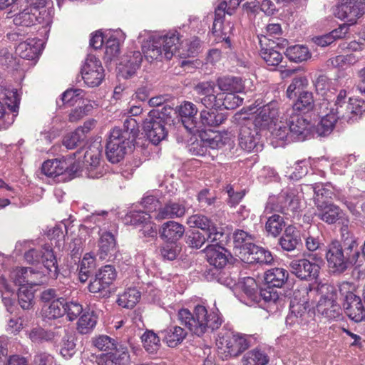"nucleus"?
I'll list each match as a JSON object with an SVG mask.
<instances>
[{"label": "nucleus", "instance_id": "obj_11", "mask_svg": "<svg viewBox=\"0 0 365 365\" xmlns=\"http://www.w3.org/2000/svg\"><path fill=\"white\" fill-rule=\"evenodd\" d=\"M227 7V2L222 1L215 9L212 32L217 38L221 39L222 41H225V48H230V34L232 32L233 26L230 23L224 24L223 19L225 14L232 15V12L229 9L226 10Z\"/></svg>", "mask_w": 365, "mask_h": 365}, {"label": "nucleus", "instance_id": "obj_61", "mask_svg": "<svg viewBox=\"0 0 365 365\" xmlns=\"http://www.w3.org/2000/svg\"><path fill=\"white\" fill-rule=\"evenodd\" d=\"M314 192V204L317 207L318 200L322 201L323 204L332 203L331 202L333 192L331 189L324 187L322 185H315L313 187Z\"/></svg>", "mask_w": 365, "mask_h": 365}, {"label": "nucleus", "instance_id": "obj_38", "mask_svg": "<svg viewBox=\"0 0 365 365\" xmlns=\"http://www.w3.org/2000/svg\"><path fill=\"white\" fill-rule=\"evenodd\" d=\"M284 55L290 61L294 63L306 61L312 56L307 46L299 44L287 47Z\"/></svg>", "mask_w": 365, "mask_h": 365}, {"label": "nucleus", "instance_id": "obj_53", "mask_svg": "<svg viewBox=\"0 0 365 365\" xmlns=\"http://www.w3.org/2000/svg\"><path fill=\"white\" fill-rule=\"evenodd\" d=\"M18 301L21 307L24 310L31 309L34 304V294L31 287L22 286L18 291Z\"/></svg>", "mask_w": 365, "mask_h": 365}, {"label": "nucleus", "instance_id": "obj_55", "mask_svg": "<svg viewBox=\"0 0 365 365\" xmlns=\"http://www.w3.org/2000/svg\"><path fill=\"white\" fill-rule=\"evenodd\" d=\"M71 293V289L67 288H49L41 293V299L44 302H49L54 299H62L63 297H68Z\"/></svg>", "mask_w": 365, "mask_h": 365}, {"label": "nucleus", "instance_id": "obj_50", "mask_svg": "<svg viewBox=\"0 0 365 365\" xmlns=\"http://www.w3.org/2000/svg\"><path fill=\"white\" fill-rule=\"evenodd\" d=\"M95 259L88 254H86L78 267L79 280L84 283L87 281L89 276L95 268Z\"/></svg>", "mask_w": 365, "mask_h": 365}, {"label": "nucleus", "instance_id": "obj_7", "mask_svg": "<svg viewBox=\"0 0 365 365\" xmlns=\"http://www.w3.org/2000/svg\"><path fill=\"white\" fill-rule=\"evenodd\" d=\"M309 257L294 259L289 263L291 272L302 280L316 279L319 274L320 264L323 262L322 257L318 254H310Z\"/></svg>", "mask_w": 365, "mask_h": 365}, {"label": "nucleus", "instance_id": "obj_20", "mask_svg": "<svg viewBox=\"0 0 365 365\" xmlns=\"http://www.w3.org/2000/svg\"><path fill=\"white\" fill-rule=\"evenodd\" d=\"M248 246L239 251L240 257L243 262L262 264H269L273 262V257L268 250L255 244H249Z\"/></svg>", "mask_w": 365, "mask_h": 365}, {"label": "nucleus", "instance_id": "obj_39", "mask_svg": "<svg viewBox=\"0 0 365 365\" xmlns=\"http://www.w3.org/2000/svg\"><path fill=\"white\" fill-rule=\"evenodd\" d=\"M286 200L287 201L286 190H282L277 197H271L269 198L265 206L264 212L269 214L277 212L283 215H288L286 208Z\"/></svg>", "mask_w": 365, "mask_h": 365}, {"label": "nucleus", "instance_id": "obj_27", "mask_svg": "<svg viewBox=\"0 0 365 365\" xmlns=\"http://www.w3.org/2000/svg\"><path fill=\"white\" fill-rule=\"evenodd\" d=\"M142 61L143 55L138 51H128L122 57L120 64L123 66L125 78H130L133 76L140 68Z\"/></svg>", "mask_w": 365, "mask_h": 365}, {"label": "nucleus", "instance_id": "obj_23", "mask_svg": "<svg viewBox=\"0 0 365 365\" xmlns=\"http://www.w3.org/2000/svg\"><path fill=\"white\" fill-rule=\"evenodd\" d=\"M223 232L209 231H192L187 236L186 243L191 247L200 248L205 242L212 244L220 240Z\"/></svg>", "mask_w": 365, "mask_h": 365}, {"label": "nucleus", "instance_id": "obj_18", "mask_svg": "<svg viewBox=\"0 0 365 365\" xmlns=\"http://www.w3.org/2000/svg\"><path fill=\"white\" fill-rule=\"evenodd\" d=\"M259 131L260 130L253 125L252 120H246L240 128L238 136L240 147L247 152H252L255 149L257 150Z\"/></svg>", "mask_w": 365, "mask_h": 365}, {"label": "nucleus", "instance_id": "obj_12", "mask_svg": "<svg viewBox=\"0 0 365 365\" xmlns=\"http://www.w3.org/2000/svg\"><path fill=\"white\" fill-rule=\"evenodd\" d=\"M117 272L112 265L102 267L96 273L95 277L91 280L88 289L92 293H101L103 297H108L110 294L109 288L115 280Z\"/></svg>", "mask_w": 365, "mask_h": 365}, {"label": "nucleus", "instance_id": "obj_49", "mask_svg": "<svg viewBox=\"0 0 365 365\" xmlns=\"http://www.w3.org/2000/svg\"><path fill=\"white\" fill-rule=\"evenodd\" d=\"M286 223L284 217L279 214H273L267 218L265 223V230L267 233L276 237L282 232Z\"/></svg>", "mask_w": 365, "mask_h": 365}, {"label": "nucleus", "instance_id": "obj_6", "mask_svg": "<svg viewBox=\"0 0 365 365\" xmlns=\"http://www.w3.org/2000/svg\"><path fill=\"white\" fill-rule=\"evenodd\" d=\"M218 354L222 359L236 357L242 354L250 346V338L231 331H222L218 334Z\"/></svg>", "mask_w": 365, "mask_h": 365}, {"label": "nucleus", "instance_id": "obj_15", "mask_svg": "<svg viewBox=\"0 0 365 365\" xmlns=\"http://www.w3.org/2000/svg\"><path fill=\"white\" fill-rule=\"evenodd\" d=\"M365 13V0H342L334 11L336 17L346 19L351 24Z\"/></svg>", "mask_w": 365, "mask_h": 365}, {"label": "nucleus", "instance_id": "obj_46", "mask_svg": "<svg viewBox=\"0 0 365 365\" xmlns=\"http://www.w3.org/2000/svg\"><path fill=\"white\" fill-rule=\"evenodd\" d=\"M114 129H117L120 136H125L126 140L131 143L135 140L139 133L138 124L133 118H127L124 120L123 128H115Z\"/></svg>", "mask_w": 365, "mask_h": 365}, {"label": "nucleus", "instance_id": "obj_64", "mask_svg": "<svg viewBox=\"0 0 365 365\" xmlns=\"http://www.w3.org/2000/svg\"><path fill=\"white\" fill-rule=\"evenodd\" d=\"M65 314L70 321L76 319L83 312V307L77 302H68L66 299V305L64 306Z\"/></svg>", "mask_w": 365, "mask_h": 365}, {"label": "nucleus", "instance_id": "obj_45", "mask_svg": "<svg viewBox=\"0 0 365 365\" xmlns=\"http://www.w3.org/2000/svg\"><path fill=\"white\" fill-rule=\"evenodd\" d=\"M314 107V101L312 93L303 91L299 94L297 100L293 104L292 111H299L306 113L312 110Z\"/></svg>", "mask_w": 365, "mask_h": 365}, {"label": "nucleus", "instance_id": "obj_48", "mask_svg": "<svg viewBox=\"0 0 365 365\" xmlns=\"http://www.w3.org/2000/svg\"><path fill=\"white\" fill-rule=\"evenodd\" d=\"M101 156V151L98 147L94 145L89 147L84 154V163L87 166V169L89 170L90 173L88 175L91 178L96 177L91 172L96 169L99 165Z\"/></svg>", "mask_w": 365, "mask_h": 365}, {"label": "nucleus", "instance_id": "obj_9", "mask_svg": "<svg viewBox=\"0 0 365 365\" xmlns=\"http://www.w3.org/2000/svg\"><path fill=\"white\" fill-rule=\"evenodd\" d=\"M215 242V244H208L205 248L207 260L214 267L213 269H210L205 272L206 279L210 281L217 279L218 269L225 267L232 259L230 252L225 247L218 246L217 242Z\"/></svg>", "mask_w": 365, "mask_h": 365}, {"label": "nucleus", "instance_id": "obj_37", "mask_svg": "<svg viewBox=\"0 0 365 365\" xmlns=\"http://www.w3.org/2000/svg\"><path fill=\"white\" fill-rule=\"evenodd\" d=\"M66 298L54 299L49 304L44 305L42 309L43 316L48 319L62 317L65 314Z\"/></svg>", "mask_w": 365, "mask_h": 365}, {"label": "nucleus", "instance_id": "obj_19", "mask_svg": "<svg viewBox=\"0 0 365 365\" xmlns=\"http://www.w3.org/2000/svg\"><path fill=\"white\" fill-rule=\"evenodd\" d=\"M286 124L291 140L303 141L310 135V123L299 114L292 113Z\"/></svg>", "mask_w": 365, "mask_h": 365}, {"label": "nucleus", "instance_id": "obj_10", "mask_svg": "<svg viewBox=\"0 0 365 365\" xmlns=\"http://www.w3.org/2000/svg\"><path fill=\"white\" fill-rule=\"evenodd\" d=\"M165 125V120L158 110H152L148 113L143 120V130L153 144L158 145L166 138L168 131Z\"/></svg>", "mask_w": 365, "mask_h": 365}, {"label": "nucleus", "instance_id": "obj_26", "mask_svg": "<svg viewBox=\"0 0 365 365\" xmlns=\"http://www.w3.org/2000/svg\"><path fill=\"white\" fill-rule=\"evenodd\" d=\"M41 12H37V10H32L25 6L13 16V23L18 26L30 27L36 23L43 22V18L41 16Z\"/></svg>", "mask_w": 365, "mask_h": 365}, {"label": "nucleus", "instance_id": "obj_47", "mask_svg": "<svg viewBox=\"0 0 365 365\" xmlns=\"http://www.w3.org/2000/svg\"><path fill=\"white\" fill-rule=\"evenodd\" d=\"M336 121V117L329 111L317 125L315 133L321 137L329 135L332 132Z\"/></svg>", "mask_w": 365, "mask_h": 365}, {"label": "nucleus", "instance_id": "obj_17", "mask_svg": "<svg viewBox=\"0 0 365 365\" xmlns=\"http://www.w3.org/2000/svg\"><path fill=\"white\" fill-rule=\"evenodd\" d=\"M278 117V103L271 101L258 110V113L252 122L254 125L262 130L269 129L272 125H277Z\"/></svg>", "mask_w": 365, "mask_h": 365}, {"label": "nucleus", "instance_id": "obj_51", "mask_svg": "<svg viewBox=\"0 0 365 365\" xmlns=\"http://www.w3.org/2000/svg\"><path fill=\"white\" fill-rule=\"evenodd\" d=\"M145 349L150 354L155 353L160 347V336L153 331L148 330L141 336Z\"/></svg>", "mask_w": 365, "mask_h": 365}, {"label": "nucleus", "instance_id": "obj_28", "mask_svg": "<svg viewBox=\"0 0 365 365\" xmlns=\"http://www.w3.org/2000/svg\"><path fill=\"white\" fill-rule=\"evenodd\" d=\"M185 205L169 201L163 207L159 208L155 215V218L158 220H163L165 219L181 217L185 214Z\"/></svg>", "mask_w": 365, "mask_h": 365}, {"label": "nucleus", "instance_id": "obj_21", "mask_svg": "<svg viewBox=\"0 0 365 365\" xmlns=\"http://www.w3.org/2000/svg\"><path fill=\"white\" fill-rule=\"evenodd\" d=\"M79 165L76 162H68L66 159H53L45 161L41 167L42 173L51 178H55L66 172L76 173Z\"/></svg>", "mask_w": 365, "mask_h": 365}, {"label": "nucleus", "instance_id": "obj_32", "mask_svg": "<svg viewBox=\"0 0 365 365\" xmlns=\"http://www.w3.org/2000/svg\"><path fill=\"white\" fill-rule=\"evenodd\" d=\"M160 335L168 346L175 347L185 339L187 336V331L181 327L171 326L161 331Z\"/></svg>", "mask_w": 365, "mask_h": 365}, {"label": "nucleus", "instance_id": "obj_60", "mask_svg": "<svg viewBox=\"0 0 365 365\" xmlns=\"http://www.w3.org/2000/svg\"><path fill=\"white\" fill-rule=\"evenodd\" d=\"M235 247L240 249L248 247L249 244H254L255 236L242 230H237L233 234Z\"/></svg>", "mask_w": 365, "mask_h": 365}, {"label": "nucleus", "instance_id": "obj_16", "mask_svg": "<svg viewBox=\"0 0 365 365\" xmlns=\"http://www.w3.org/2000/svg\"><path fill=\"white\" fill-rule=\"evenodd\" d=\"M326 289L327 292L319 300L317 311L327 319H336L341 314V307L336 302V292L334 287L327 286Z\"/></svg>", "mask_w": 365, "mask_h": 365}, {"label": "nucleus", "instance_id": "obj_3", "mask_svg": "<svg viewBox=\"0 0 365 365\" xmlns=\"http://www.w3.org/2000/svg\"><path fill=\"white\" fill-rule=\"evenodd\" d=\"M178 317L181 324L191 333L200 336L209 329L212 331L220 327L222 323V316L217 309L208 312L205 307L197 305L193 312L187 309L179 310Z\"/></svg>", "mask_w": 365, "mask_h": 365}, {"label": "nucleus", "instance_id": "obj_43", "mask_svg": "<svg viewBox=\"0 0 365 365\" xmlns=\"http://www.w3.org/2000/svg\"><path fill=\"white\" fill-rule=\"evenodd\" d=\"M140 292L135 288H128L118 295L117 303L123 308L132 309L139 302Z\"/></svg>", "mask_w": 365, "mask_h": 365}, {"label": "nucleus", "instance_id": "obj_63", "mask_svg": "<svg viewBox=\"0 0 365 365\" xmlns=\"http://www.w3.org/2000/svg\"><path fill=\"white\" fill-rule=\"evenodd\" d=\"M273 288L274 287L268 286L267 289H261L260 296L265 302L281 305L284 299L280 297L277 292L274 291Z\"/></svg>", "mask_w": 365, "mask_h": 365}, {"label": "nucleus", "instance_id": "obj_24", "mask_svg": "<svg viewBox=\"0 0 365 365\" xmlns=\"http://www.w3.org/2000/svg\"><path fill=\"white\" fill-rule=\"evenodd\" d=\"M259 54L268 66H278L282 61V53L274 49V41L264 37V40H259Z\"/></svg>", "mask_w": 365, "mask_h": 365}, {"label": "nucleus", "instance_id": "obj_58", "mask_svg": "<svg viewBox=\"0 0 365 365\" xmlns=\"http://www.w3.org/2000/svg\"><path fill=\"white\" fill-rule=\"evenodd\" d=\"M220 96V108L223 106L227 110L235 109L243 102V98L235 93H221Z\"/></svg>", "mask_w": 365, "mask_h": 365}, {"label": "nucleus", "instance_id": "obj_5", "mask_svg": "<svg viewBox=\"0 0 365 365\" xmlns=\"http://www.w3.org/2000/svg\"><path fill=\"white\" fill-rule=\"evenodd\" d=\"M365 111L364 106L358 99L347 98L346 91L341 90L336 96L334 104L329 112L336 117V120L352 123L359 119Z\"/></svg>", "mask_w": 365, "mask_h": 365}, {"label": "nucleus", "instance_id": "obj_62", "mask_svg": "<svg viewBox=\"0 0 365 365\" xmlns=\"http://www.w3.org/2000/svg\"><path fill=\"white\" fill-rule=\"evenodd\" d=\"M286 208L288 215L289 212L294 213L297 212L300 208V200L297 195V191L294 190L287 189L286 190Z\"/></svg>", "mask_w": 365, "mask_h": 365}, {"label": "nucleus", "instance_id": "obj_54", "mask_svg": "<svg viewBox=\"0 0 365 365\" xmlns=\"http://www.w3.org/2000/svg\"><path fill=\"white\" fill-rule=\"evenodd\" d=\"M97 323V317L93 312L84 313L78 319L77 324L78 331L82 334H88Z\"/></svg>", "mask_w": 365, "mask_h": 365}, {"label": "nucleus", "instance_id": "obj_42", "mask_svg": "<svg viewBox=\"0 0 365 365\" xmlns=\"http://www.w3.org/2000/svg\"><path fill=\"white\" fill-rule=\"evenodd\" d=\"M187 223L191 227H197L200 231L210 232H222L217 230V227L207 217L202 215H193L187 218Z\"/></svg>", "mask_w": 365, "mask_h": 365}, {"label": "nucleus", "instance_id": "obj_8", "mask_svg": "<svg viewBox=\"0 0 365 365\" xmlns=\"http://www.w3.org/2000/svg\"><path fill=\"white\" fill-rule=\"evenodd\" d=\"M351 287V284L346 282L339 286L340 294L344 297L343 307L351 320L361 322L365 319V309L360 297L350 291Z\"/></svg>", "mask_w": 365, "mask_h": 365}, {"label": "nucleus", "instance_id": "obj_57", "mask_svg": "<svg viewBox=\"0 0 365 365\" xmlns=\"http://www.w3.org/2000/svg\"><path fill=\"white\" fill-rule=\"evenodd\" d=\"M308 86L307 78L304 76L294 78L287 89V96L289 99L294 98L297 94L303 92Z\"/></svg>", "mask_w": 365, "mask_h": 365}, {"label": "nucleus", "instance_id": "obj_1", "mask_svg": "<svg viewBox=\"0 0 365 365\" xmlns=\"http://www.w3.org/2000/svg\"><path fill=\"white\" fill-rule=\"evenodd\" d=\"M199 48L197 38L180 41L179 34L172 33L153 39L144 51V55L148 61L170 60L173 56L187 58L194 56Z\"/></svg>", "mask_w": 365, "mask_h": 365}, {"label": "nucleus", "instance_id": "obj_52", "mask_svg": "<svg viewBox=\"0 0 365 365\" xmlns=\"http://www.w3.org/2000/svg\"><path fill=\"white\" fill-rule=\"evenodd\" d=\"M28 336L33 343L42 344L53 341L55 337V334L51 331L46 330L41 327H35L29 331Z\"/></svg>", "mask_w": 365, "mask_h": 365}, {"label": "nucleus", "instance_id": "obj_44", "mask_svg": "<svg viewBox=\"0 0 365 365\" xmlns=\"http://www.w3.org/2000/svg\"><path fill=\"white\" fill-rule=\"evenodd\" d=\"M219 88L226 93H241L244 89L242 79L237 77H222L217 80Z\"/></svg>", "mask_w": 365, "mask_h": 365}, {"label": "nucleus", "instance_id": "obj_59", "mask_svg": "<svg viewBox=\"0 0 365 365\" xmlns=\"http://www.w3.org/2000/svg\"><path fill=\"white\" fill-rule=\"evenodd\" d=\"M86 138L83 130L77 128L74 132L66 135L63 140V144L68 149H73L81 143Z\"/></svg>", "mask_w": 365, "mask_h": 365}, {"label": "nucleus", "instance_id": "obj_30", "mask_svg": "<svg viewBox=\"0 0 365 365\" xmlns=\"http://www.w3.org/2000/svg\"><path fill=\"white\" fill-rule=\"evenodd\" d=\"M185 227L182 225L175 222H165L160 230V236L168 242L175 243L184 235Z\"/></svg>", "mask_w": 365, "mask_h": 365}, {"label": "nucleus", "instance_id": "obj_34", "mask_svg": "<svg viewBox=\"0 0 365 365\" xmlns=\"http://www.w3.org/2000/svg\"><path fill=\"white\" fill-rule=\"evenodd\" d=\"M36 43L35 38H27L18 44L16 47V53L22 58L34 60L39 54V48L36 45Z\"/></svg>", "mask_w": 365, "mask_h": 365}, {"label": "nucleus", "instance_id": "obj_40", "mask_svg": "<svg viewBox=\"0 0 365 365\" xmlns=\"http://www.w3.org/2000/svg\"><path fill=\"white\" fill-rule=\"evenodd\" d=\"M202 145L211 149H219L222 148L225 141L222 135L212 130L204 131L200 135Z\"/></svg>", "mask_w": 365, "mask_h": 365}, {"label": "nucleus", "instance_id": "obj_29", "mask_svg": "<svg viewBox=\"0 0 365 365\" xmlns=\"http://www.w3.org/2000/svg\"><path fill=\"white\" fill-rule=\"evenodd\" d=\"M32 275L41 276V272H35L32 268L21 267L11 272V278L15 284L20 286V287L26 285L31 287L38 285V282L31 279Z\"/></svg>", "mask_w": 365, "mask_h": 365}, {"label": "nucleus", "instance_id": "obj_2", "mask_svg": "<svg viewBox=\"0 0 365 365\" xmlns=\"http://www.w3.org/2000/svg\"><path fill=\"white\" fill-rule=\"evenodd\" d=\"M325 256L333 273L341 274L351 266H361L360 250L353 237H346L342 244L332 241L327 247Z\"/></svg>", "mask_w": 365, "mask_h": 365}, {"label": "nucleus", "instance_id": "obj_41", "mask_svg": "<svg viewBox=\"0 0 365 365\" xmlns=\"http://www.w3.org/2000/svg\"><path fill=\"white\" fill-rule=\"evenodd\" d=\"M115 240L113 235L109 232H105L101 235L98 243V254L101 259H105L109 255L115 251Z\"/></svg>", "mask_w": 365, "mask_h": 365}, {"label": "nucleus", "instance_id": "obj_35", "mask_svg": "<svg viewBox=\"0 0 365 365\" xmlns=\"http://www.w3.org/2000/svg\"><path fill=\"white\" fill-rule=\"evenodd\" d=\"M227 120V115L217 109L202 110L200 112V120L204 126L217 127Z\"/></svg>", "mask_w": 365, "mask_h": 365}, {"label": "nucleus", "instance_id": "obj_33", "mask_svg": "<svg viewBox=\"0 0 365 365\" xmlns=\"http://www.w3.org/2000/svg\"><path fill=\"white\" fill-rule=\"evenodd\" d=\"M41 262L47 269L51 277L57 278L59 273L57 259L49 245H45L42 247Z\"/></svg>", "mask_w": 365, "mask_h": 365}, {"label": "nucleus", "instance_id": "obj_36", "mask_svg": "<svg viewBox=\"0 0 365 365\" xmlns=\"http://www.w3.org/2000/svg\"><path fill=\"white\" fill-rule=\"evenodd\" d=\"M288 272L282 268H273L265 272L264 281L272 287H282L288 278Z\"/></svg>", "mask_w": 365, "mask_h": 365}, {"label": "nucleus", "instance_id": "obj_4", "mask_svg": "<svg viewBox=\"0 0 365 365\" xmlns=\"http://www.w3.org/2000/svg\"><path fill=\"white\" fill-rule=\"evenodd\" d=\"M93 345L99 351L106 353L96 356L98 365H128L130 354L127 347L118 344L116 340L107 335H101L93 339Z\"/></svg>", "mask_w": 365, "mask_h": 365}, {"label": "nucleus", "instance_id": "obj_22", "mask_svg": "<svg viewBox=\"0 0 365 365\" xmlns=\"http://www.w3.org/2000/svg\"><path fill=\"white\" fill-rule=\"evenodd\" d=\"M343 212L333 203L323 204L318 200L315 215L323 222L331 225L342 217Z\"/></svg>", "mask_w": 365, "mask_h": 365}, {"label": "nucleus", "instance_id": "obj_14", "mask_svg": "<svg viewBox=\"0 0 365 365\" xmlns=\"http://www.w3.org/2000/svg\"><path fill=\"white\" fill-rule=\"evenodd\" d=\"M81 73L86 84L90 87L98 86L105 77L101 61L94 55H88Z\"/></svg>", "mask_w": 365, "mask_h": 365}, {"label": "nucleus", "instance_id": "obj_31", "mask_svg": "<svg viewBox=\"0 0 365 365\" xmlns=\"http://www.w3.org/2000/svg\"><path fill=\"white\" fill-rule=\"evenodd\" d=\"M300 244V235L299 232L292 226L287 227L283 235L279 239V245L284 251H293Z\"/></svg>", "mask_w": 365, "mask_h": 365}, {"label": "nucleus", "instance_id": "obj_25", "mask_svg": "<svg viewBox=\"0 0 365 365\" xmlns=\"http://www.w3.org/2000/svg\"><path fill=\"white\" fill-rule=\"evenodd\" d=\"M197 111L196 106L189 101H184L179 107L178 112L182 118V123L190 133L194 132L197 126Z\"/></svg>", "mask_w": 365, "mask_h": 365}, {"label": "nucleus", "instance_id": "obj_13", "mask_svg": "<svg viewBox=\"0 0 365 365\" xmlns=\"http://www.w3.org/2000/svg\"><path fill=\"white\" fill-rule=\"evenodd\" d=\"M117 129H113L110 133L106 146V158L112 163H118L124 158L126 148L131 144L125 136H120Z\"/></svg>", "mask_w": 365, "mask_h": 365}, {"label": "nucleus", "instance_id": "obj_56", "mask_svg": "<svg viewBox=\"0 0 365 365\" xmlns=\"http://www.w3.org/2000/svg\"><path fill=\"white\" fill-rule=\"evenodd\" d=\"M268 361V356L257 349L247 352L244 356L245 365H265Z\"/></svg>", "mask_w": 365, "mask_h": 365}]
</instances>
